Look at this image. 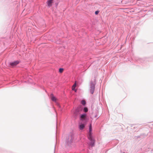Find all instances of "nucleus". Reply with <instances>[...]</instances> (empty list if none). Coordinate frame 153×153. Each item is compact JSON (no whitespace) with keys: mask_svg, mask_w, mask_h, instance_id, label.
<instances>
[{"mask_svg":"<svg viewBox=\"0 0 153 153\" xmlns=\"http://www.w3.org/2000/svg\"><path fill=\"white\" fill-rule=\"evenodd\" d=\"M97 82L95 78L91 80L89 83V91L90 93L93 94L95 89V86Z\"/></svg>","mask_w":153,"mask_h":153,"instance_id":"nucleus-1","label":"nucleus"},{"mask_svg":"<svg viewBox=\"0 0 153 153\" xmlns=\"http://www.w3.org/2000/svg\"><path fill=\"white\" fill-rule=\"evenodd\" d=\"M74 135L73 134H71L66 137V144L68 146H71L74 139Z\"/></svg>","mask_w":153,"mask_h":153,"instance_id":"nucleus-2","label":"nucleus"},{"mask_svg":"<svg viewBox=\"0 0 153 153\" xmlns=\"http://www.w3.org/2000/svg\"><path fill=\"white\" fill-rule=\"evenodd\" d=\"M87 138L89 141L88 143V145L92 147L94 146L96 141L93 135L87 136Z\"/></svg>","mask_w":153,"mask_h":153,"instance_id":"nucleus-3","label":"nucleus"},{"mask_svg":"<svg viewBox=\"0 0 153 153\" xmlns=\"http://www.w3.org/2000/svg\"><path fill=\"white\" fill-rule=\"evenodd\" d=\"M82 111V106H79L77 107L74 112V114L75 117H77Z\"/></svg>","mask_w":153,"mask_h":153,"instance_id":"nucleus-4","label":"nucleus"},{"mask_svg":"<svg viewBox=\"0 0 153 153\" xmlns=\"http://www.w3.org/2000/svg\"><path fill=\"white\" fill-rule=\"evenodd\" d=\"M87 116V114L85 113L80 114L79 115L80 120L84 122H87L88 120Z\"/></svg>","mask_w":153,"mask_h":153,"instance_id":"nucleus-5","label":"nucleus"},{"mask_svg":"<svg viewBox=\"0 0 153 153\" xmlns=\"http://www.w3.org/2000/svg\"><path fill=\"white\" fill-rule=\"evenodd\" d=\"M20 62L18 60L12 62H9L8 63L9 67H13L18 64Z\"/></svg>","mask_w":153,"mask_h":153,"instance_id":"nucleus-6","label":"nucleus"},{"mask_svg":"<svg viewBox=\"0 0 153 153\" xmlns=\"http://www.w3.org/2000/svg\"><path fill=\"white\" fill-rule=\"evenodd\" d=\"M89 131L87 135V136L93 135L92 134V128L91 123H90L89 126Z\"/></svg>","mask_w":153,"mask_h":153,"instance_id":"nucleus-7","label":"nucleus"},{"mask_svg":"<svg viewBox=\"0 0 153 153\" xmlns=\"http://www.w3.org/2000/svg\"><path fill=\"white\" fill-rule=\"evenodd\" d=\"M50 97L52 101L56 102V98L55 97L53 94H51L50 95Z\"/></svg>","mask_w":153,"mask_h":153,"instance_id":"nucleus-8","label":"nucleus"},{"mask_svg":"<svg viewBox=\"0 0 153 153\" xmlns=\"http://www.w3.org/2000/svg\"><path fill=\"white\" fill-rule=\"evenodd\" d=\"M85 126V125L84 124L81 123L79 124V128L81 130H82L84 129Z\"/></svg>","mask_w":153,"mask_h":153,"instance_id":"nucleus-9","label":"nucleus"},{"mask_svg":"<svg viewBox=\"0 0 153 153\" xmlns=\"http://www.w3.org/2000/svg\"><path fill=\"white\" fill-rule=\"evenodd\" d=\"M53 3V0H48L47 4L48 6L49 7L52 6V3Z\"/></svg>","mask_w":153,"mask_h":153,"instance_id":"nucleus-10","label":"nucleus"},{"mask_svg":"<svg viewBox=\"0 0 153 153\" xmlns=\"http://www.w3.org/2000/svg\"><path fill=\"white\" fill-rule=\"evenodd\" d=\"M82 109L83 111L84 112V113H85L88 112V109L87 107H83L82 106Z\"/></svg>","mask_w":153,"mask_h":153,"instance_id":"nucleus-11","label":"nucleus"},{"mask_svg":"<svg viewBox=\"0 0 153 153\" xmlns=\"http://www.w3.org/2000/svg\"><path fill=\"white\" fill-rule=\"evenodd\" d=\"M86 103V102L85 100H82L81 101V104L83 106H85Z\"/></svg>","mask_w":153,"mask_h":153,"instance_id":"nucleus-12","label":"nucleus"},{"mask_svg":"<svg viewBox=\"0 0 153 153\" xmlns=\"http://www.w3.org/2000/svg\"><path fill=\"white\" fill-rule=\"evenodd\" d=\"M64 69L62 68H60L59 69V72L60 73H62L64 71Z\"/></svg>","mask_w":153,"mask_h":153,"instance_id":"nucleus-13","label":"nucleus"},{"mask_svg":"<svg viewBox=\"0 0 153 153\" xmlns=\"http://www.w3.org/2000/svg\"><path fill=\"white\" fill-rule=\"evenodd\" d=\"M99 12L100 11L98 10H97L95 11V14L96 15H97L98 14Z\"/></svg>","mask_w":153,"mask_h":153,"instance_id":"nucleus-14","label":"nucleus"},{"mask_svg":"<svg viewBox=\"0 0 153 153\" xmlns=\"http://www.w3.org/2000/svg\"><path fill=\"white\" fill-rule=\"evenodd\" d=\"M120 153H128L127 152H122L121 151Z\"/></svg>","mask_w":153,"mask_h":153,"instance_id":"nucleus-15","label":"nucleus"},{"mask_svg":"<svg viewBox=\"0 0 153 153\" xmlns=\"http://www.w3.org/2000/svg\"><path fill=\"white\" fill-rule=\"evenodd\" d=\"M76 85V83H74V85H73V86H75V85Z\"/></svg>","mask_w":153,"mask_h":153,"instance_id":"nucleus-16","label":"nucleus"},{"mask_svg":"<svg viewBox=\"0 0 153 153\" xmlns=\"http://www.w3.org/2000/svg\"><path fill=\"white\" fill-rule=\"evenodd\" d=\"M151 153H153V149L151 151Z\"/></svg>","mask_w":153,"mask_h":153,"instance_id":"nucleus-17","label":"nucleus"},{"mask_svg":"<svg viewBox=\"0 0 153 153\" xmlns=\"http://www.w3.org/2000/svg\"><path fill=\"white\" fill-rule=\"evenodd\" d=\"M137 137L138 138H139L140 137V136H137Z\"/></svg>","mask_w":153,"mask_h":153,"instance_id":"nucleus-18","label":"nucleus"},{"mask_svg":"<svg viewBox=\"0 0 153 153\" xmlns=\"http://www.w3.org/2000/svg\"><path fill=\"white\" fill-rule=\"evenodd\" d=\"M97 115H95V117H97Z\"/></svg>","mask_w":153,"mask_h":153,"instance_id":"nucleus-19","label":"nucleus"},{"mask_svg":"<svg viewBox=\"0 0 153 153\" xmlns=\"http://www.w3.org/2000/svg\"><path fill=\"white\" fill-rule=\"evenodd\" d=\"M55 147H54V150H55Z\"/></svg>","mask_w":153,"mask_h":153,"instance_id":"nucleus-20","label":"nucleus"},{"mask_svg":"<svg viewBox=\"0 0 153 153\" xmlns=\"http://www.w3.org/2000/svg\"><path fill=\"white\" fill-rule=\"evenodd\" d=\"M57 128V125L56 126V128Z\"/></svg>","mask_w":153,"mask_h":153,"instance_id":"nucleus-21","label":"nucleus"}]
</instances>
